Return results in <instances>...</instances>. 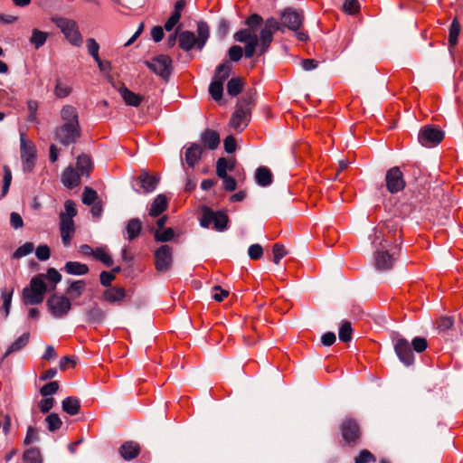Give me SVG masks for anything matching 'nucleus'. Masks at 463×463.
<instances>
[{"label": "nucleus", "mask_w": 463, "mask_h": 463, "mask_svg": "<svg viewBox=\"0 0 463 463\" xmlns=\"http://www.w3.org/2000/svg\"><path fill=\"white\" fill-rule=\"evenodd\" d=\"M20 151L24 171H31L35 163L36 149L33 143L26 138L24 132L20 133Z\"/></svg>", "instance_id": "nucleus-10"}, {"label": "nucleus", "mask_w": 463, "mask_h": 463, "mask_svg": "<svg viewBox=\"0 0 463 463\" xmlns=\"http://www.w3.org/2000/svg\"><path fill=\"white\" fill-rule=\"evenodd\" d=\"M359 9V3L357 0H345L344 10L348 14H354Z\"/></svg>", "instance_id": "nucleus-59"}, {"label": "nucleus", "mask_w": 463, "mask_h": 463, "mask_svg": "<svg viewBox=\"0 0 463 463\" xmlns=\"http://www.w3.org/2000/svg\"><path fill=\"white\" fill-rule=\"evenodd\" d=\"M138 180L144 193L146 194L152 193L153 191H155L159 182V179L157 177L150 175L145 170L141 172Z\"/></svg>", "instance_id": "nucleus-25"}, {"label": "nucleus", "mask_w": 463, "mask_h": 463, "mask_svg": "<svg viewBox=\"0 0 463 463\" xmlns=\"http://www.w3.org/2000/svg\"><path fill=\"white\" fill-rule=\"evenodd\" d=\"M373 459V456L367 450H363L355 458V463H367Z\"/></svg>", "instance_id": "nucleus-64"}, {"label": "nucleus", "mask_w": 463, "mask_h": 463, "mask_svg": "<svg viewBox=\"0 0 463 463\" xmlns=\"http://www.w3.org/2000/svg\"><path fill=\"white\" fill-rule=\"evenodd\" d=\"M303 14L300 12L286 9L281 14V23L274 18H269L260 31V54L266 52L273 40V34L277 31L284 32L287 27L292 31H298L303 24Z\"/></svg>", "instance_id": "nucleus-1"}, {"label": "nucleus", "mask_w": 463, "mask_h": 463, "mask_svg": "<svg viewBox=\"0 0 463 463\" xmlns=\"http://www.w3.org/2000/svg\"><path fill=\"white\" fill-rule=\"evenodd\" d=\"M197 37L193 32L182 31L178 34L180 48L184 52H189L194 47L202 50L209 38V26L204 22L197 24Z\"/></svg>", "instance_id": "nucleus-4"}, {"label": "nucleus", "mask_w": 463, "mask_h": 463, "mask_svg": "<svg viewBox=\"0 0 463 463\" xmlns=\"http://www.w3.org/2000/svg\"><path fill=\"white\" fill-rule=\"evenodd\" d=\"M262 18L258 14L250 15L246 24V29L236 32L233 35L234 40L239 43H244V53L246 58H251L256 52L260 54V37L257 35V28L260 25Z\"/></svg>", "instance_id": "nucleus-2"}, {"label": "nucleus", "mask_w": 463, "mask_h": 463, "mask_svg": "<svg viewBox=\"0 0 463 463\" xmlns=\"http://www.w3.org/2000/svg\"><path fill=\"white\" fill-rule=\"evenodd\" d=\"M46 279L54 284L59 283L61 279V274L53 268H50L45 275Z\"/></svg>", "instance_id": "nucleus-60"}, {"label": "nucleus", "mask_w": 463, "mask_h": 463, "mask_svg": "<svg viewBox=\"0 0 463 463\" xmlns=\"http://www.w3.org/2000/svg\"><path fill=\"white\" fill-rule=\"evenodd\" d=\"M287 250L282 244H275L273 246V261L279 264V260L287 255Z\"/></svg>", "instance_id": "nucleus-50"}, {"label": "nucleus", "mask_w": 463, "mask_h": 463, "mask_svg": "<svg viewBox=\"0 0 463 463\" xmlns=\"http://www.w3.org/2000/svg\"><path fill=\"white\" fill-rule=\"evenodd\" d=\"M62 410L69 415L74 416L80 412V403L76 397H67L61 402Z\"/></svg>", "instance_id": "nucleus-29"}, {"label": "nucleus", "mask_w": 463, "mask_h": 463, "mask_svg": "<svg viewBox=\"0 0 463 463\" xmlns=\"http://www.w3.org/2000/svg\"><path fill=\"white\" fill-rule=\"evenodd\" d=\"M200 139L203 146L211 150L217 148L220 144L219 134L212 129L204 130L201 134Z\"/></svg>", "instance_id": "nucleus-24"}, {"label": "nucleus", "mask_w": 463, "mask_h": 463, "mask_svg": "<svg viewBox=\"0 0 463 463\" xmlns=\"http://www.w3.org/2000/svg\"><path fill=\"white\" fill-rule=\"evenodd\" d=\"M156 269L159 272L167 271L172 265V248L162 245L155 252Z\"/></svg>", "instance_id": "nucleus-16"}, {"label": "nucleus", "mask_w": 463, "mask_h": 463, "mask_svg": "<svg viewBox=\"0 0 463 463\" xmlns=\"http://www.w3.org/2000/svg\"><path fill=\"white\" fill-rule=\"evenodd\" d=\"M118 452L125 460H131L139 454L140 447L135 441H127L119 447Z\"/></svg>", "instance_id": "nucleus-22"}, {"label": "nucleus", "mask_w": 463, "mask_h": 463, "mask_svg": "<svg viewBox=\"0 0 463 463\" xmlns=\"http://www.w3.org/2000/svg\"><path fill=\"white\" fill-rule=\"evenodd\" d=\"M228 170V162L225 158L221 157L218 159L216 163V174L217 175L222 178L223 176L228 175H227Z\"/></svg>", "instance_id": "nucleus-52"}, {"label": "nucleus", "mask_w": 463, "mask_h": 463, "mask_svg": "<svg viewBox=\"0 0 463 463\" xmlns=\"http://www.w3.org/2000/svg\"><path fill=\"white\" fill-rule=\"evenodd\" d=\"M386 187L392 194L402 191L405 186L403 175L398 166L392 167L386 173Z\"/></svg>", "instance_id": "nucleus-14"}, {"label": "nucleus", "mask_w": 463, "mask_h": 463, "mask_svg": "<svg viewBox=\"0 0 463 463\" xmlns=\"http://www.w3.org/2000/svg\"><path fill=\"white\" fill-rule=\"evenodd\" d=\"M69 287L66 289V293L74 298H80L86 287V283L84 280H74L69 281Z\"/></svg>", "instance_id": "nucleus-33"}, {"label": "nucleus", "mask_w": 463, "mask_h": 463, "mask_svg": "<svg viewBox=\"0 0 463 463\" xmlns=\"http://www.w3.org/2000/svg\"><path fill=\"white\" fill-rule=\"evenodd\" d=\"M213 290L215 292L212 295V298L218 302L222 301L229 294L227 290L222 289L220 286L213 287Z\"/></svg>", "instance_id": "nucleus-62"}, {"label": "nucleus", "mask_w": 463, "mask_h": 463, "mask_svg": "<svg viewBox=\"0 0 463 463\" xmlns=\"http://www.w3.org/2000/svg\"><path fill=\"white\" fill-rule=\"evenodd\" d=\"M444 133L439 128L428 126L424 127L419 133V142L424 146H432L440 143Z\"/></svg>", "instance_id": "nucleus-13"}, {"label": "nucleus", "mask_w": 463, "mask_h": 463, "mask_svg": "<svg viewBox=\"0 0 463 463\" xmlns=\"http://www.w3.org/2000/svg\"><path fill=\"white\" fill-rule=\"evenodd\" d=\"M411 344L413 350L418 353H421L428 346L426 339L420 336L414 337Z\"/></svg>", "instance_id": "nucleus-54"}, {"label": "nucleus", "mask_w": 463, "mask_h": 463, "mask_svg": "<svg viewBox=\"0 0 463 463\" xmlns=\"http://www.w3.org/2000/svg\"><path fill=\"white\" fill-rule=\"evenodd\" d=\"M38 260L44 261L50 258V248L47 245H41L35 250Z\"/></svg>", "instance_id": "nucleus-56"}, {"label": "nucleus", "mask_w": 463, "mask_h": 463, "mask_svg": "<svg viewBox=\"0 0 463 463\" xmlns=\"http://www.w3.org/2000/svg\"><path fill=\"white\" fill-rule=\"evenodd\" d=\"M232 67L228 62L220 64L214 73L213 80L223 83L229 77Z\"/></svg>", "instance_id": "nucleus-38"}, {"label": "nucleus", "mask_w": 463, "mask_h": 463, "mask_svg": "<svg viewBox=\"0 0 463 463\" xmlns=\"http://www.w3.org/2000/svg\"><path fill=\"white\" fill-rule=\"evenodd\" d=\"M97 198V193L90 187H85L82 194V202L87 205L93 204Z\"/></svg>", "instance_id": "nucleus-49"}, {"label": "nucleus", "mask_w": 463, "mask_h": 463, "mask_svg": "<svg viewBox=\"0 0 463 463\" xmlns=\"http://www.w3.org/2000/svg\"><path fill=\"white\" fill-rule=\"evenodd\" d=\"M47 429L50 431H55L59 430L62 424L61 420L60 419L59 415L56 413H51L49 414L45 419Z\"/></svg>", "instance_id": "nucleus-42"}, {"label": "nucleus", "mask_w": 463, "mask_h": 463, "mask_svg": "<svg viewBox=\"0 0 463 463\" xmlns=\"http://www.w3.org/2000/svg\"><path fill=\"white\" fill-rule=\"evenodd\" d=\"M118 91L127 105L137 107L142 100L141 96L134 93L124 85H121Z\"/></svg>", "instance_id": "nucleus-27"}, {"label": "nucleus", "mask_w": 463, "mask_h": 463, "mask_svg": "<svg viewBox=\"0 0 463 463\" xmlns=\"http://www.w3.org/2000/svg\"><path fill=\"white\" fill-rule=\"evenodd\" d=\"M142 223L137 218L130 219L126 224V239L133 241L138 237L141 232Z\"/></svg>", "instance_id": "nucleus-28"}, {"label": "nucleus", "mask_w": 463, "mask_h": 463, "mask_svg": "<svg viewBox=\"0 0 463 463\" xmlns=\"http://www.w3.org/2000/svg\"><path fill=\"white\" fill-rule=\"evenodd\" d=\"M104 299L109 303H116L121 301L125 296L126 291L123 288H109L104 292Z\"/></svg>", "instance_id": "nucleus-31"}, {"label": "nucleus", "mask_w": 463, "mask_h": 463, "mask_svg": "<svg viewBox=\"0 0 463 463\" xmlns=\"http://www.w3.org/2000/svg\"><path fill=\"white\" fill-rule=\"evenodd\" d=\"M47 287L43 275L33 277L28 287L23 290V300L25 305H37L43 301Z\"/></svg>", "instance_id": "nucleus-6"}, {"label": "nucleus", "mask_w": 463, "mask_h": 463, "mask_svg": "<svg viewBox=\"0 0 463 463\" xmlns=\"http://www.w3.org/2000/svg\"><path fill=\"white\" fill-rule=\"evenodd\" d=\"M24 460L26 463H41V453L36 448H30L24 453Z\"/></svg>", "instance_id": "nucleus-41"}, {"label": "nucleus", "mask_w": 463, "mask_h": 463, "mask_svg": "<svg viewBox=\"0 0 463 463\" xmlns=\"http://www.w3.org/2000/svg\"><path fill=\"white\" fill-rule=\"evenodd\" d=\"M91 160H90V157L87 155H81V156H79L78 158H77V163H76V166H77V171L81 175H89V173L91 169Z\"/></svg>", "instance_id": "nucleus-36"}, {"label": "nucleus", "mask_w": 463, "mask_h": 463, "mask_svg": "<svg viewBox=\"0 0 463 463\" xmlns=\"http://www.w3.org/2000/svg\"><path fill=\"white\" fill-rule=\"evenodd\" d=\"M93 257L108 267H110L113 264L112 257L107 252L105 247L97 248Z\"/></svg>", "instance_id": "nucleus-39"}, {"label": "nucleus", "mask_w": 463, "mask_h": 463, "mask_svg": "<svg viewBox=\"0 0 463 463\" xmlns=\"http://www.w3.org/2000/svg\"><path fill=\"white\" fill-rule=\"evenodd\" d=\"M460 24L457 18H454L450 26L449 33V43L451 46H454L458 43V37L460 33Z\"/></svg>", "instance_id": "nucleus-40"}, {"label": "nucleus", "mask_w": 463, "mask_h": 463, "mask_svg": "<svg viewBox=\"0 0 463 463\" xmlns=\"http://www.w3.org/2000/svg\"><path fill=\"white\" fill-rule=\"evenodd\" d=\"M38 439H39V437H38L37 430L33 427H29L27 429L26 436L24 439V444L30 445L32 443L36 442L38 440Z\"/></svg>", "instance_id": "nucleus-58"}, {"label": "nucleus", "mask_w": 463, "mask_h": 463, "mask_svg": "<svg viewBox=\"0 0 463 463\" xmlns=\"http://www.w3.org/2000/svg\"><path fill=\"white\" fill-rule=\"evenodd\" d=\"M85 320L90 324H100L103 322L106 313L98 305H93L84 311Z\"/></svg>", "instance_id": "nucleus-21"}, {"label": "nucleus", "mask_w": 463, "mask_h": 463, "mask_svg": "<svg viewBox=\"0 0 463 463\" xmlns=\"http://www.w3.org/2000/svg\"><path fill=\"white\" fill-rule=\"evenodd\" d=\"M203 148L198 143H191L188 145L185 150L184 157L185 162L190 167L194 165L200 161L203 155Z\"/></svg>", "instance_id": "nucleus-19"}, {"label": "nucleus", "mask_w": 463, "mask_h": 463, "mask_svg": "<svg viewBox=\"0 0 463 463\" xmlns=\"http://www.w3.org/2000/svg\"><path fill=\"white\" fill-rule=\"evenodd\" d=\"M34 250V245L33 242H25L24 245L20 246L14 253V258L19 259L28 254L32 253Z\"/></svg>", "instance_id": "nucleus-46"}, {"label": "nucleus", "mask_w": 463, "mask_h": 463, "mask_svg": "<svg viewBox=\"0 0 463 463\" xmlns=\"http://www.w3.org/2000/svg\"><path fill=\"white\" fill-rule=\"evenodd\" d=\"M228 222L227 215L222 212H214L208 207L202 209V217L200 218V224L203 228L213 226L215 230L222 232L226 229Z\"/></svg>", "instance_id": "nucleus-9"}, {"label": "nucleus", "mask_w": 463, "mask_h": 463, "mask_svg": "<svg viewBox=\"0 0 463 463\" xmlns=\"http://www.w3.org/2000/svg\"><path fill=\"white\" fill-rule=\"evenodd\" d=\"M342 434L347 442L355 440L359 436V428L356 422L345 420L342 424Z\"/></svg>", "instance_id": "nucleus-23"}, {"label": "nucleus", "mask_w": 463, "mask_h": 463, "mask_svg": "<svg viewBox=\"0 0 463 463\" xmlns=\"http://www.w3.org/2000/svg\"><path fill=\"white\" fill-rule=\"evenodd\" d=\"M77 214L75 203L67 200L64 203V211L60 213V231L61 241L64 246L70 245L72 235L75 232L73 218Z\"/></svg>", "instance_id": "nucleus-5"}, {"label": "nucleus", "mask_w": 463, "mask_h": 463, "mask_svg": "<svg viewBox=\"0 0 463 463\" xmlns=\"http://www.w3.org/2000/svg\"><path fill=\"white\" fill-rule=\"evenodd\" d=\"M250 122V109L247 106L240 105L233 112L230 126L235 130H243Z\"/></svg>", "instance_id": "nucleus-17"}, {"label": "nucleus", "mask_w": 463, "mask_h": 463, "mask_svg": "<svg viewBox=\"0 0 463 463\" xmlns=\"http://www.w3.org/2000/svg\"><path fill=\"white\" fill-rule=\"evenodd\" d=\"M255 179L259 185L265 187L272 183V174L269 168L260 166L255 172Z\"/></svg>", "instance_id": "nucleus-30"}, {"label": "nucleus", "mask_w": 463, "mask_h": 463, "mask_svg": "<svg viewBox=\"0 0 463 463\" xmlns=\"http://www.w3.org/2000/svg\"><path fill=\"white\" fill-rule=\"evenodd\" d=\"M87 43V49L89 53L93 57L94 61H98L99 56V45L93 38H88L86 41Z\"/></svg>", "instance_id": "nucleus-47"}, {"label": "nucleus", "mask_w": 463, "mask_h": 463, "mask_svg": "<svg viewBox=\"0 0 463 463\" xmlns=\"http://www.w3.org/2000/svg\"><path fill=\"white\" fill-rule=\"evenodd\" d=\"M10 223L13 228L19 229L24 225L23 219L21 215L17 213H12L10 215Z\"/></svg>", "instance_id": "nucleus-63"}, {"label": "nucleus", "mask_w": 463, "mask_h": 463, "mask_svg": "<svg viewBox=\"0 0 463 463\" xmlns=\"http://www.w3.org/2000/svg\"><path fill=\"white\" fill-rule=\"evenodd\" d=\"M54 405V399L45 397L39 402V408L43 413L48 412Z\"/></svg>", "instance_id": "nucleus-57"}, {"label": "nucleus", "mask_w": 463, "mask_h": 463, "mask_svg": "<svg viewBox=\"0 0 463 463\" xmlns=\"http://www.w3.org/2000/svg\"><path fill=\"white\" fill-rule=\"evenodd\" d=\"M167 207V198L165 194H158L152 202L149 208V215L156 217L165 211Z\"/></svg>", "instance_id": "nucleus-26"}, {"label": "nucleus", "mask_w": 463, "mask_h": 463, "mask_svg": "<svg viewBox=\"0 0 463 463\" xmlns=\"http://www.w3.org/2000/svg\"><path fill=\"white\" fill-rule=\"evenodd\" d=\"M224 149L227 153H233L236 150V141L232 136H228L223 141Z\"/></svg>", "instance_id": "nucleus-61"}, {"label": "nucleus", "mask_w": 463, "mask_h": 463, "mask_svg": "<svg viewBox=\"0 0 463 463\" xmlns=\"http://www.w3.org/2000/svg\"><path fill=\"white\" fill-rule=\"evenodd\" d=\"M209 92L213 99L220 100L222 97L223 83L218 82L217 80H212L209 87Z\"/></svg>", "instance_id": "nucleus-43"}, {"label": "nucleus", "mask_w": 463, "mask_h": 463, "mask_svg": "<svg viewBox=\"0 0 463 463\" xmlns=\"http://www.w3.org/2000/svg\"><path fill=\"white\" fill-rule=\"evenodd\" d=\"M46 306L51 316L56 319L66 317L71 310L70 298L63 295H52L47 299Z\"/></svg>", "instance_id": "nucleus-8"}, {"label": "nucleus", "mask_w": 463, "mask_h": 463, "mask_svg": "<svg viewBox=\"0 0 463 463\" xmlns=\"http://www.w3.org/2000/svg\"><path fill=\"white\" fill-rule=\"evenodd\" d=\"M175 232L173 229L167 228L162 232H156L155 238L157 241H169L174 238Z\"/></svg>", "instance_id": "nucleus-53"}, {"label": "nucleus", "mask_w": 463, "mask_h": 463, "mask_svg": "<svg viewBox=\"0 0 463 463\" xmlns=\"http://www.w3.org/2000/svg\"><path fill=\"white\" fill-rule=\"evenodd\" d=\"M52 22L61 31L67 41L73 46L80 47L83 39L79 26L74 20L64 17H52Z\"/></svg>", "instance_id": "nucleus-7"}, {"label": "nucleus", "mask_w": 463, "mask_h": 463, "mask_svg": "<svg viewBox=\"0 0 463 463\" xmlns=\"http://www.w3.org/2000/svg\"><path fill=\"white\" fill-rule=\"evenodd\" d=\"M81 175L73 167H67L61 175V182L67 188H73L80 184Z\"/></svg>", "instance_id": "nucleus-20"}, {"label": "nucleus", "mask_w": 463, "mask_h": 463, "mask_svg": "<svg viewBox=\"0 0 463 463\" xmlns=\"http://www.w3.org/2000/svg\"><path fill=\"white\" fill-rule=\"evenodd\" d=\"M58 389L59 383L58 382L54 381L43 385L40 390V393L44 397H48L50 395L54 394L58 391Z\"/></svg>", "instance_id": "nucleus-48"}, {"label": "nucleus", "mask_w": 463, "mask_h": 463, "mask_svg": "<svg viewBox=\"0 0 463 463\" xmlns=\"http://www.w3.org/2000/svg\"><path fill=\"white\" fill-rule=\"evenodd\" d=\"M48 36V33L33 29L29 42L35 49H39L45 44Z\"/></svg>", "instance_id": "nucleus-34"}, {"label": "nucleus", "mask_w": 463, "mask_h": 463, "mask_svg": "<svg viewBox=\"0 0 463 463\" xmlns=\"http://www.w3.org/2000/svg\"><path fill=\"white\" fill-rule=\"evenodd\" d=\"M392 339L399 360L406 366L412 364L414 355L409 342L397 333L392 335Z\"/></svg>", "instance_id": "nucleus-11"}, {"label": "nucleus", "mask_w": 463, "mask_h": 463, "mask_svg": "<svg viewBox=\"0 0 463 463\" xmlns=\"http://www.w3.org/2000/svg\"><path fill=\"white\" fill-rule=\"evenodd\" d=\"M146 65L156 74L163 79H167L171 73L172 60L169 56L160 54L150 61H146Z\"/></svg>", "instance_id": "nucleus-12"}, {"label": "nucleus", "mask_w": 463, "mask_h": 463, "mask_svg": "<svg viewBox=\"0 0 463 463\" xmlns=\"http://www.w3.org/2000/svg\"><path fill=\"white\" fill-rule=\"evenodd\" d=\"M339 339L342 342H348L352 338V327L349 322H345L339 328L338 333Z\"/></svg>", "instance_id": "nucleus-45"}, {"label": "nucleus", "mask_w": 463, "mask_h": 463, "mask_svg": "<svg viewBox=\"0 0 463 463\" xmlns=\"http://www.w3.org/2000/svg\"><path fill=\"white\" fill-rule=\"evenodd\" d=\"M242 89V83L240 79L232 78L228 81L227 91L231 96L238 95Z\"/></svg>", "instance_id": "nucleus-44"}, {"label": "nucleus", "mask_w": 463, "mask_h": 463, "mask_svg": "<svg viewBox=\"0 0 463 463\" xmlns=\"http://www.w3.org/2000/svg\"><path fill=\"white\" fill-rule=\"evenodd\" d=\"M29 334L24 333L22 335H20L14 343L10 345V346L7 348L5 356H8L10 354L17 352L24 348L29 341Z\"/></svg>", "instance_id": "nucleus-37"}, {"label": "nucleus", "mask_w": 463, "mask_h": 463, "mask_svg": "<svg viewBox=\"0 0 463 463\" xmlns=\"http://www.w3.org/2000/svg\"><path fill=\"white\" fill-rule=\"evenodd\" d=\"M80 128L60 126L55 130V137L63 146H69L76 142L80 137Z\"/></svg>", "instance_id": "nucleus-15"}, {"label": "nucleus", "mask_w": 463, "mask_h": 463, "mask_svg": "<svg viewBox=\"0 0 463 463\" xmlns=\"http://www.w3.org/2000/svg\"><path fill=\"white\" fill-rule=\"evenodd\" d=\"M379 239L380 237L376 235L373 241L375 245L374 265L378 270L384 271L392 269L398 252V247L386 240H381L377 242Z\"/></svg>", "instance_id": "nucleus-3"}, {"label": "nucleus", "mask_w": 463, "mask_h": 463, "mask_svg": "<svg viewBox=\"0 0 463 463\" xmlns=\"http://www.w3.org/2000/svg\"><path fill=\"white\" fill-rule=\"evenodd\" d=\"M72 91L71 86L62 80L61 79H56L55 88H54V95L58 99H64L68 97Z\"/></svg>", "instance_id": "nucleus-35"}, {"label": "nucleus", "mask_w": 463, "mask_h": 463, "mask_svg": "<svg viewBox=\"0 0 463 463\" xmlns=\"http://www.w3.org/2000/svg\"><path fill=\"white\" fill-rule=\"evenodd\" d=\"M262 254L263 249L260 244H252L248 249V255L251 260H258L261 258Z\"/></svg>", "instance_id": "nucleus-51"}, {"label": "nucleus", "mask_w": 463, "mask_h": 463, "mask_svg": "<svg viewBox=\"0 0 463 463\" xmlns=\"http://www.w3.org/2000/svg\"><path fill=\"white\" fill-rule=\"evenodd\" d=\"M64 269L68 274L80 276L89 272V267L86 264L78 261H68Z\"/></svg>", "instance_id": "nucleus-32"}, {"label": "nucleus", "mask_w": 463, "mask_h": 463, "mask_svg": "<svg viewBox=\"0 0 463 463\" xmlns=\"http://www.w3.org/2000/svg\"><path fill=\"white\" fill-rule=\"evenodd\" d=\"M242 48L238 45H233L229 50V58L232 61H238L242 57Z\"/></svg>", "instance_id": "nucleus-55"}, {"label": "nucleus", "mask_w": 463, "mask_h": 463, "mask_svg": "<svg viewBox=\"0 0 463 463\" xmlns=\"http://www.w3.org/2000/svg\"><path fill=\"white\" fill-rule=\"evenodd\" d=\"M61 126H68L72 128H80L79 122L78 110L71 105H65L61 110Z\"/></svg>", "instance_id": "nucleus-18"}]
</instances>
